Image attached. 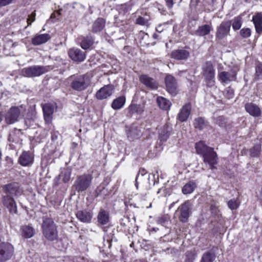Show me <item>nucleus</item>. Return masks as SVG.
Returning <instances> with one entry per match:
<instances>
[{
  "label": "nucleus",
  "mask_w": 262,
  "mask_h": 262,
  "mask_svg": "<svg viewBox=\"0 0 262 262\" xmlns=\"http://www.w3.org/2000/svg\"><path fill=\"white\" fill-rule=\"evenodd\" d=\"M69 58L74 62L79 63L83 61L86 57L85 52L76 48L70 49L68 51Z\"/></svg>",
  "instance_id": "obj_14"
},
{
  "label": "nucleus",
  "mask_w": 262,
  "mask_h": 262,
  "mask_svg": "<svg viewBox=\"0 0 262 262\" xmlns=\"http://www.w3.org/2000/svg\"><path fill=\"white\" fill-rule=\"evenodd\" d=\"M73 79L70 86L75 91L81 92L85 90L91 83V78L87 74L72 76Z\"/></svg>",
  "instance_id": "obj_4"
},
{
  "label": "nucleus",
  "mask_w": 262,
  "mask_h": 262,
  "mask_svg": "<svg viewBox=\"0 0 262 262\" xmlns=\"http://www.w3.org/2000/svg\"><path fill=\"white\" fill-rule=\"evenodd\" d=\"M240 35L244 38H247L251 35V30L249 28H243L240 30Z\"/></svg>",
  "instance_id": "obj_48"
},
{
  "label": "nucleus",
  "mask_w": 262,
  "mask_h": 262,
  "mask_svg": "<svg viewBox=\"0 0 262 262\" xmlns=\"http://www.w3.org/2000/svg\"><path fill=\"white\" fill-rule=\"evenodd\" d=\"M129 246H130V247L131 248H134V246H135L134 242H132L130 243V245H129Z\"/></svg>",
  "instance_id": "obj_64"
},
{
  "label": "nucleus",
  "mask_w": 262,
  "mask_h": 262,
  "mask_svg": "<svg viewBox=\"0 0 262 262\" xmlns=\"http://www.w3.org/2000/svg\"><path fill=\"white\" fill-rule=\"evenodd\" d=\"M51 134L52 141H54L56 140L58 138V132L52 131V132H51Z\"/></svg>",
  "instance_id": "obj_55"
},
{
  "label": "nucleus",
  "mask_w": 262,
  "mask_h": 262,
  "mask_svg": "<svg viewBox=\"0 0 262 262\" xmlns=\"http://www.w3.org/2000/svg\"><path fill=\"white\" fill-rule=\"evenodd\" d=\"M144 111V107L141 104L131 103L128 107V114L130 115H133L135 114L141 115Z\"/></svg>",
  "instance_id": "obj_35"
},
{
  "label": "nucleus",
  "mask_w": 262,
  "mask_h": 262,
  "mask_svg": "<svg viewBox=\"0 0 262 262\" xmlns=\"http://www.w3.org/2000/svg\"><path fill=\"white\" fill-rule=\"evenodd\" d=\"M1 204L7 209L11 214H17V206L14 197L10 195H3L1 198Z\"/></svg>",
  "instance_id": "obj_8"
},
{
  "label": "nucleus",
  "mask_w": 262,
  "mask_h": 262,
  "mask_svg": "<svg viewBox=\"0 0 262 262\" xmlns=\"http://www.w3.org/2000/svg\"><path fill=\"white\" fill-rule=\"evenodd\" d=\"M241 202L238 198L230 200L227 205L229 209L232 210H236L239 206Z\"/></svg>",
  "instance_id": "obj_43"
},
{
  "label": "nucleus",
  "mask_w": 262,
  "mask_h": 262,
  "mask_svg": "<svg viewBox=\"0 0 262 262\" xmlns=\"http://www.w3.org/2000/svg\"><path fill=\"white\" fill-rule=\"evenodd\" d=\"M211 30V25L205 24L199 26L198 29L195 31L194 34L199 36H205L209 34Z\"/></svg>",
  "instance_id": "obj_33"
},
{
  "label": "nucleus",
  "mask_w": 262,
  "mask_h": 262,
  "mask_svg": "<svg viewBox=\"0 0 262 262\" xmlns=\"http://www.w3.org/2000/svg\"><path fill=\"white\" fill-rule=\"evenodd\" d=\"M252 21L255 31L258 34H262V12H258L252 17Z\"/></svg>",
  "instance_id": "obj_27"
},
{
  "label": "nucleus",
  "mask_w": 262,
  "mask_h": 262,
  "mask_svg": "<svg viewBox=\"0 0 262 262\" xmlns=\"http://www.w3.org/2000/svg\"><path fill=\"white\" fill-rule=\"evenodd\" d=\"M13 0H0V7H5L12 3Z\"/></svg>",
  "instance_id": "obj_53"
},
{
  "label": "nucleus",
  "mask_w": 262,
  "mask_h": 262,
  "mask_svg": "<svg viewBox=\"0 0 262 262\" xmlns=\"http://www.w3.org/2000/svg\"><path fill=\"white\" fill-rule=\"evenodd\" d=\"M246 111L254 117H259L261 115L260 107L255 103L248 102L245 105Z\"/></svg>",
  "instance_id": "obj_21"
},
{
  "label": "nucleus",
  "mask_w": 262,
  "mask_h": 262,
  "mask_svg": "<svg viewBox=\"0 0 262 262\" xmlns=\"http://www.w3.org/2000/svg\"><path fill=\"white\" fill-rule=\"evenodd\" d=\"M224 95L226 98L231 99L234 96V91L231 86H228L225 89Z\"/></svg>",
  "instance_id": "obj_47"
},
{
  "label": "nucleus",
  "mask_w": 262,
  "mask_h": 262,
  "mask_svg": "<svg viewBox=\"0 0 262 262\" xmlns=\"http://www.w3.org/2000/svg\"><path fill=\"white\" fill-rule=\"evenodd\" d=\"M20 113V110L18 106H11L5 115V120L6 123L8 124H11L17 122Z\"/></svg>",
  "instance_id": "obj_11"
},
{
  "label": "nucleus",
  "mask_w": 262,
  "mask_h": 262,
  "mask_svg": "<svg viewBox=\"0 0 262 262\" xmlns=\"http://www.w3.org/2000/svg\"><path fill=\"white\" fill-rule=\"evenodd\" d=\"M148 21L147 19H145L144 17L142 16H139L136 20V24L144 26L145 25Z\"/></svg>",
  "instance_id": "obj_51"
},
{
  "label": "nucleus",
  "mask_w": 262,
  "mask_h": 262,
  "mask_svg": "<svg viewBox=\"0 0 262 262\" xmlns=\"http://www.w3.org/2000/svg\"><path fill=\"white\" fill-rule=\"evenodd\" d=\"M261 144L256 143L249 149L250 156L252 158L258 157L261 153Z\"/></svg>",
  "instance_id": "obj_40"
},
{
  "label": "nucleus",
  "mask_w": 262,
  "mask_h": 262,
  "mask_svg": "<svg viewBox=\"0 0 262 262\" xmlns=\"http://www.w3.org/2000/svg\"><path fill=\"white\" fill-rule=\"evenodd\" d=\"M161 13L163 15H165L166 13V11L164 9H163L161 11Z\"/></svg>",
  "instance_id": "obj_63"
},
{
  "label": "nucleus",
  "mask_w": 262,
  "mask_h": 262,
  "mask_svg": "<svg viewBox=\"0 0 262 262\" xmlns=\"http://www.w3.org/2000/svg\"><path fill=\"white\" fill-rule=\"evenodd\" d=\"M36 19V11L34 10L30 15H28V17L27 20L28 26H31L32 23Z\"/></svg>",
  "instance_id": "obj_49"
},
{
  "label": "nucleus",
  "mask_w": 262,
  "mask_h": 262,
  "mask_svg": "<svg viewBox=\"0 0 262 262\" xmlns=\"http://www.w3.org/2000/svg\"><path fill=\"white\" fill-rule=\"evenodd\" d=\"M115 86L109 84L100 88L96 94V98L98 100H103L111 96L115 91Z\"/></svg>",
  "instance_id": "obj_15"
},
{
  "label": "nucleus",
  "mask_w": 262,
  "mask_h": 262,
  "mask_svg": "<svg viewBox=\"0 0 262 262\" xmlns=\"http://www.w3.org/2000/svg\"><path fill=\"white\" fill-rule=\"evenodd\" d=\"M111 179L110 177H105L103 181L102 184L104 186H107L111 182Z\"/></svg>",
  "instance_id": "obj_57"
},
{
  "label": "nucleus",
  "mask_w": 262,
  "mask_h": 262,
  "mask_svg": "<svg viewBox=\"0 0 262 262\" xmlns=\"http://www.w3.org/2000/svg\"><path fill=\"white\" fill-rule=\"evenodd\" d=\"M147 173V171L146 169H145L144 168L141 167L139 169V170L138 171V173H137L136 177V187L138 188V185L137 184V179H138L139 174H141L142 176H145Z\"/></svg>",
  "instance_id": "obj_52"
},
{
  "label": "nucleus",
  "mask_w": 262,
  "mask_h": 262,
  "mask_svg": "<svg viewBox=\"0 0 262 262\" xmlns=\"http://www.w3.org/2000/svg\"><path fill=\"white\" fill-rule=\"evenodd\" d=\"M203 75L204 77H215V70L210 61L205 62L203 67Z\"/></svg>",
  "instance_id": "obj_30"
},
{
  "label": "nucleus",
  "mask_w": 262,
  "mask_h": 262,
  "mask_svg": "<svg viewBox=\"0 0 262 262\" xmlns=\"http://www.w3.org/2000/svg\"><path fill=\"white\" fill-rule=\"evenodd\" d=\"M214 77H204L207 87L211 88L214 85Z\"/></svg>",
  "instance_id": "obj_50"
},
{
  "label": "nucleus",
  "mask_w": 262,
  "mask_h": 262,
  "mask_svg": "<svg viewBox=\"0 0 262 262\" xmlns=\"http://www.w3.org/2000/svg\"><path fill=\"white\" fill-rule=\"evenodd\" d=\"M3 191L6 195H10L12 197H18L23 194L24 190L20 184L16 182H13L2 186Z\"/></svg>",
  "instance_id": "obj_6"
},
{
  "label": "nucleus",
  "mask_w": 262,
  "mask_h": 262,
  "mask_svg": "<svg viewBox=\"0 0 262 262\" xmlns=\"http://www.w3.org/2000/svg\"><path fill=\"white\" fill-rule=\"evenodd\" d=\"M34 161V155L31 151H23L19 156L18 163L24 167H30Z\"/></svg>",
  "instance_id": "obj_13"
},
{
  "label": "nucleus",
  "mask_w": 262,
  "mask_h": 262,
  "mask_svg": "<svg viewBox=\"0 0 262 262\" xmlns=\"http://www.w3.org/2000/svg\"><path fill=\"white\" fill-rule=\"evenodd\" d=\"M196 153L203 159L205 163L208 164L211 170L216 169L217 155L213 147L207 146L204 141H200L195 144Z\"/></svg>",
  "instance_id": "obj_2"
},
{
  "label": "nucleus",
  "mask_w": 262,
  "mask_h": 262,
  "mask_svg": "<svg viewBox=\"0 0 262 262\" xmlns=\"http://www.w3.org/2000/svg\"><path fill=\"white\" fill-rule=\"evenodd\" d=\"M76 216L81 222L90 223L93 216V213L90 210L84 209L78 211Z\"/></svg>",
  "instance_id": "obj_22"
},
{
  "label": "nucleus",
  "mask_w": 262,
  "mask_h": 262,
  "mask_svg": "<svg viewBox=\"0 0 262 262\" xmlns=\"http://www.w3.org/2000/svg\"><path fill=\"white\" fill-rule=\"evenodd\" d=\"M80 46L83 50H88L94 43L95 38L91 35L81 36L78 38Z\"/></svg>",
  "instance_id": "obj_23"
},
{
  "label": "nucleus",
  "mask_w": 262,
  "mask_h": 262,
  "mask_svg": "<svg viewBox=\"0 0 262 262\" xmlns=\"http://www.w3.org/2000/svg\"><path fill=\"white\" fill-rule=\"evenodd\" d=\"M56 13H58V15H61V13L60 12V11H55L53 13H52L51 15V18H56Z\"/></svg>",
  "instance_id": "obj_59"
},
{
  "label": "nucleus",
  "mask_w": 262,
  "mask_h": 262,
  "mask_svg": "<svg viewBox=\"0 0 262 262\" xmlns=\"http://www.w3.org/2000/svg\"><path fill=\"white\" fill-rule=\"evenodd\" d=\"M192 111V104L190 102L185 103L179 111L177 120L180 122H186L189 117Z\"/></svg>",
  "instance_id": "obj_16"
},
{
  "label": "nucleus",
  "mask_w": 262,
  "mask_h": 262,
  "mask_svg": "<svg viewBox=\"0 0 262 262\" xmlns=\"http://www.w3.org/2000/svg\"><path fill=\"white\" fill-rule=\"evenodd\" d=\"M217 247L213 246L211 249L205 252L201 257L200 262H213L216 258L215 251Z\"/></svg>",
  "instance_id": "obj_24"
},
{
  "label": "nucleus",
  "mask_w": 262,
  "mask_h": 262,
  "mask_svg": "<svg viewBox=\"0 0 262 262\" xmlns=\"http://www.w3.org/2000/svg\"><path fill=\"white\" fill-rule=\"evenodd\" d=\"M133 6L131 2H128L124 4L117 5L116 6V10L119 14H125L132 10Z\"/></svg>",
  "instance_id": "obj_38"
},
{
  "label": "nucleus",
  "mask_w": 262,
  "mask_h": 262,
  "mask_svg": "<svg viewBox=\"0 0 262 262\" xmlns=\"http://www.w3.org/2000/svg\"><path fill=\"white\" fill-rule=\"evenodd\" d=\"M170 57L177 60H186L190 57V52L183 48L173 50Z\"/></svg>",
  "instance_id": "obj_20"
},
{
  "label": "nucleus",
  "mask_w": 262,
  "mask_h": 262,
  "mask_svg": "<svg viewBox=\"0 0 262 262\" xmlns=\"http://www.w3.org/2000/svg\"><path fill=\"white\" fill-rule=\"evenodd\" d=\"M20 231L22 237L24 238H30L33 237L35 233V229L30 225L22 226Z\"/></svg>",
  "instance_id": "obj_28"
},
{
  "label": "nucleus",
  "mask_w": 262,
  "mask_h": 262,
  "mask_svg": "<svg viewBox=\"0 0 262 262\" xmlns=\"http://www.w3.org/2000/svg\"><path fill=\"white\" fill-rule=\"evenodd\" d=\"M178 211L179 212L178 218L180 222L182 223H187L191 213L189 203L186 201L178 207Z\"/></svg>",
  "instance_id": "obj_12"
},
{
  "label": "nucleus",
  "mask_w": 262,
  "mask_h": 262,
  "mask_svg": "<svg viewBox=\"0 0 262 262\" xmlns=\"http://www.w3.org/2000/svg\"><path fill=\"white\" fill-rule=\"evenodd\" d=\"M139 80L142 84L149 90H157L158 88V82L147 75H141L139 77Z\"/></svg>",
  "instance_id": "obj_19"
},
{
  "label": "nucleus",
  "mask_w": 262,
  "mask_h": 262,
  "mask_svg": "<svg viewBox=\"0 0 262 262\" xmlns=\"http://www.w3.org/2000/svg\"><path fill=\"white\" fill-rule=\"evenodd\" d=\"M106 20L102 17L97 18L93 23L92 27V32L94 33L100 32L103 30L105 26Z\"/></svg>",
  "instance_id": "obj_26"
},
{
  "label": "nucleus",
  "mask_w": 262,
  "mask_h": 262,
  "mask_svg": "<svg viewBox=\"0 0 262 262\" xmlns=\"http://www.w3.org/2000/svg\"><path fill=\"white\" fill-rule=\"evenodd\" d=\"M173 5L174 3L173 0H166V6L169 9H172Z\"/></svg>",
  "instance_id": "obj_56"
},
{
  "label": "nucleus",
  "mask_w": 262,
  "mask_h": 262,
  "mask_svg": "<svg viewBox=\"0 0 262 262\" xmlns=\"http://www.w3.org/2000/svg\"><path fill=\"white\" fill-rule=\"evenodd\" d=\"M36 112L35 110L32 108L29 109L25 117L26 122L33 120L36 118Z\"/></svg>",
  "instance_id": "obj_46"
},
{
  "label": "nucleus",
  "mask_w": 262,
  "mask_h": 262,
  "mask_svg": "<svg viewBox=\"0 0 262 262\" xmlns=\"http://www.w3.org/2000/svg\"><path fill=\"white\" fill-rule=\"evenodd\" d=\"M125 102L126 98L124 96H119L113 100L111 104V107L114 110H120L123 107Z\"/></svg>",
  "instance_id": "obj_34"
},
{
  "label": "nucleus",
  "mask_w": 262,
  "mask_h": 262,
  "mask_svg": "<svg viewBox=\"0 0 262 262\" xmlns=\"http://www.w3.org/2000/svg\"><path fill=\"white\" fill-rule=\"evenodd\" d=\"M48 72L46 67L42 66H32L21 70L20 75L25 77H35L41 76Z\"/></svg>",
  "instance_id": "obj_5"
},
{
  "label": "nucleus",
  "mask_w": 262,
  "mask_h": 262,
  "mask_svg": "<svg viewBox=\"0 0 262 262\" xmlns=\"http://www.w3.org/2000/svg\"><path fill=\"white\" fill-rule=\"evenodd\" d=\"M157 103L161 109L165 111L169 110L171 105L168 99L161 96L157 98Z\"/></svg>",
  "instance_id": "obj_36"
},
{
  "label": "nucleus",
  "mask_w": 262,
  "mask_h": 262,
  "mask_svg": "<svg viewBox=\"0 0 262 262\" xmlns=\"http://www.w3.org/2000/svg\"><path fill=\"white\" fill-rule=\"evenodd\" d=\"M237 72L235 70H230V72L222 71L219 72L218 79L222 83L228 82L235 81L237 80Z\"/></svg>",
  "instance_id": "obj_17"
},
{
  "label": "nucleus",
  "mask_w": 262,
  "mask_h": 262,
  "mask_svg": "<svg viewBox=\"0 0 262 262\" xmlns=\"http://www.w3.org/2000/svg\"><path fill=\"white\" fill-rule=\"evenodd\" d=\"M215 123L220 127L224 128L226 130L230 129L232 128V123L229 122L227 118L224 116H219L215 119Z\"/></svg>",
  "instance_id": "obj_31"
},
{
  "label": "nucleus",
  "mask_w": 262,
  "mask_h": 262,
  "mask_svg": "<svg viewBox=\"0 0 262 262\" xmlns=\"http://www.w3.org/2000/svg\"><path fill=\"white\" fill-rule=\"evenodd\" d=\"M3 117H4V116H3L2 112H0V123L2 121V120L3 119Z\"/></svg>",
  "instance_id": "obj_62"
},
{
  "label": "nucleus",
  "mask_w": 262,
  "mask_h": 262,
  "mask_svg": "<svg viewBox=\"0 0 262 262\" xmlns=\"http://www.w3.org/2000/svg\"><path fill=\"white\" fill-rule=\"evenodd\" d=\"M231 26V20L222 21L216 28V39L221 40L230 35Z\"/></svg>",
  "instance_id": "obj_9"
},
{
  "label": "nucleus",
  "mask_w": 262,
  "mask_h": 262,
  "mask_svg": "<svg viewBox=\"0 0 262 262\" xmlns=\"http://www.w3.org/2000/svg\"><path fill=\"white\" fill-rule=\"evenodd\" d=\"M140 136V131L137 128L131 129L127 133V137L130 138L132 140L138 139Z\"/></svg>",
  "instance_id": "obj_44"
},
{
  "label": "nucleus",
  "mask_w": 262,
  "mask_h": 262,
  "mask_svg": "<svg viewBox=\"0 0 262 262\" xmlns=\"http://www.w3.org/2000/svg\"><path fill=\"white\" fill-rule=\"evenodd\" d=\"M92 179L93 177L91 174L84 173L78 176L72 186V188L79 193L83 192L90 186Z\"/></svg>",
  "instance_id": "obj_3"
},
{
  "label": "nucleus",
  "mask_w": 262,
  "mask_h": 262,
  "mask_svg": "<svg viewBox=\"0 0 262 262\" xmlns=\"http://www.w3.org/2000/svg\"><path fill=\"white\" fill-rule=\"evenodd\" d=\"M242 25V19L239 16L235 17L232 24V28L234 31L239 30Z\"/></svg>",
  "instance_id": "obj_45"
},
{
  "label": "nucleus",
  "mask_w": 262,
  "mask_h": 262,
  "mask_svg": "<svg viewBox=\"0 0 262 262\" xmlns=\"http://www.w3.org/2000/svg\"><path fill=\"white\" fill-rule=\"evenodd\" d=\"M70 174H66L65 173L64 175V177L63 178V182L65 183H68L69 181H70Z\"/></svg>",
  "instance_id": "obj_58"
},
{
  "label": "nucleus",
  "mask_w": 262,
  "mask_h": 262,
  "mask_svg": "<svg viewBox=\"0 0 262 262\" xmlns=\"http://www.w3.org/2000/svg\"><path fill=\"white\" fill-rule=\"evenodd\" d=\"M171 128L168 127V125H164L159 135V140L161 142H165L169 138Z\"/></svg>",
  "instance_id": "obj_37"
},
{
  "label": "nucleus",
  "mask_w": 262,
  "mask_h": 262,
  "mask_svg": "<svg viewBox=\"0 0 262 262\" xmlns=\"http://www.w3.org/2000/svg\"><path fill=\"white\" fill-rule=\"evenodd\" d=\"M200 0H191V4L194 6H196L200 3Z\"/></svg>",
  "instance_id": "obj_60"
},
{
  "label": "nucleus",
  "mask_w": 262,
  "mask_h": 262,
  "mask_svg": "<svg viewBox=\"0 0 262 262\" xmlns=\"http://www.w3.org/2000/svg\"><path fill=\"white\" fill-rule=\"evenodd\" d=\"M110 221V214L107 211L101 209L97 215V222L100 225H105Z\"/></svg>",
  "instance_id": "obj_29"
},
{
  "label": "nucleus",
  "mask_w": 262,
  "mask_h": 262,
  "mask_svg": "<svg viewBox=\"0 0 262 262\" xmlns=\"http://www.w3.org/2000/svg\"><path fill=\"white\" fill-rule=\"evenodd\" d=\"M41 229L45 238L48 241L53 242L56 249L62 250L65 248L63 239L58 237L57 226L52 218L47 217L43 219Z\"/></svg>",
  "instance_id": "obj_1"
},
{
  "label": "nucleus",
  "mask_w": 262,
  "mask_h": 262,
  "mask_svg": "<svg viewBox=\"0 0 262 262\" xmlns=\"http://www.w3.org/2000/svg\"><path fill=\"white\" fill-rule=\"evenodd\" d=\"M120 225L124 227V229L125 230L126 229V225L125 223L123 222V220L120 222Z\"/></svg>",
  "instance_id": "obj_61"
},
{
  "label": "nucleus",
  "mask_w": 262,
  "mask_h": 262,
  "mask_svg": "<svg viewBox=\"0 0 262 262\" xmlns=\"http://www.w3.org/2000/svg\"><path fill=\"white\" fill-rule=\"evenodd\" d=\"M262 79V62H258L255 65V73L254 80Z\"/></svg>",
  "instance_id": "obj_42"
},
{
  "label": "nucleus",
  "mask_w": 262,
  "mask_h": 262,
  "mask_svg": "<svg viewBox=\"0 0 262 262\" xmlns=\"http://www.w3.org/2000/svg\"><path fill=\"white\" fill-rule=\"evenodd\" d=\"M193 125L194 128L202 130L208 126V122L205 120V118L198 117L194 119Z\"/></svg>",
  "instance_id": "obj_32"
},
{
  "label": "nucleus",
  "mask_w": 262,
  "mask_h": 262,
  "mask_svg": "<svg viewBox=\"0 0 262 262\" xmlns=\"http://www.w3.org/2000/svg\"><path fill=\"white\" fill-rule=\"evenodd\" d=\"M197 256L194 249L187 251L185 253V262H193Z\"/></svg>",
  "instance_id": "obj_41"
},
{
  "label": "nucleus",
  "mask_w": 262,
  "mask_h": 262,
  "mask_svg": "<svg viewBox=\"0 0 262 262\" xmlns=\"http://www.w3.org/2000/svg\"><path fill=\"white\" fill-rule=\"evenodd\" d=\"M51 37L47 33L36 35L31 39V43L34 46H39L45 43L50 40Z\"/></svg>",
  "instance_id": "obj_25"
},
{
  "label": "nucleus",
  "mask_w": 262,
  "mask_h": 262,
  "mask_svg": "<svg viewBox=\"0 0 262 262\" xmlns=\"http://www.w3.org/2000/svg\"><path fill=\"white\" fill-rule=\"evenodd\" d=\"M196 187V183L193 181H190L182 188V192L184 194L191 193Z\"/></svg>",
  "instance_id": "obj_39"
},
{
  "label": "nucleus",
  "mask_w": 262,
  "mask_h": 262,
  "mask_svg": "<svg viewBox=\"0 0 262 262\" xmlns=\"http://www.w3.org/2000/svg\"><path fill=\"white\" fill-rule=\"evenodd\" d=\"M167 217L163 215L159 217L157 219V224H158L163 225L167 221Z\"/></svg>",
  "instance_id": "obj_54"
},
{
  "label": "nucleus",
  "mask_w": 262,
  "mask_h": 262,
  "mask_svg": "<svg viewBox=\"0 0 262 262\" xmlns=\"http://www.w3.org/2000/svg\"><path fill=\"white\" fill-rule=\"evenodd\" d=\"M41 106L43 112V118L47 123H51L53 118L54 105L51 103L41 104Z\"/></svg>",
  "instance_id": "obj_18"
},
{
  "label": "nucleus",
  "mask_w": 262,
  "mask_h": 262,
  "mask_svg": "<svg viewBox=\"0 0 262 262\" xmlns=\"http://www.w3.org/2000/svg\"><path fill=\"white\" fill-rule=\"evenodd\" d=\"M166 90L172 96H175L178 93V83L176 78L171 75H167L164 78Z\"/></svg>",
  "instance_id": "obj_10"
},
{
  "label": "nucleus",
  "mask_w": 262,
  "mask_h": 262,
  "mask_svg": "<svg viewBox=\"0 0 262 262\" xmlns=\"http://www.w3.org/2000/svg\"><path fill=\"white\" fill-rule=\"evenodd\" d=\"M14 253L13 246L8 242L0 243V262H6L10 260Z\"/></svg>",
  "instance_id": "obj_7"
}]
</instances>
